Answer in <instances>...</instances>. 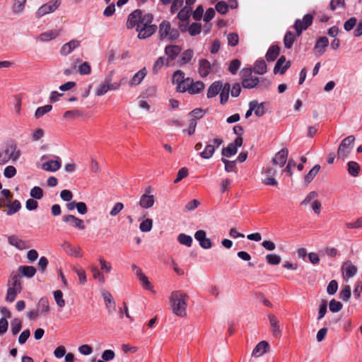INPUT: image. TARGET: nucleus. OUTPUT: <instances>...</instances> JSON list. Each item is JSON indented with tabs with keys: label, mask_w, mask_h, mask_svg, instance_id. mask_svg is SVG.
<instances>
[{
	"label": "nucleus",
	"mask_w": 362,
	"mask_h": 362,
	"mask_svg": "<svg viewBox=\"0 0 362 362\" xmlns=\"http://www.w3.org/2000/svg\"><path fill=\"white\" fill-rule=\"evenodd\" d=\"M189 296L181 291H174L171 293L170 303L173 313L179 317L186 315L187 300Z\"/></svg>",
	"instance_id": "f257e3e1"
},
{
	"label": "nucleus",
	"mask_w": 362,
	"mask_h": 362,
	"mask_svg": "<svg viewBox=\"0 0 362 362\" xmlns=\"http://www.w3.org/2000/svg\"><path fill=\"white\" fill-rule=\"evenodd\" d=\"M158 33L160 40L167 39L170 41L177 39L180 35L178 30L173 28L170 22L167 21H163L160 23Z\"/></svg>",
	"instance_id": "f03ea898"
},
{
	"label": "nucleus",
	"mask_w": 362,
	"mask_h": 362,
	"mask_svg": "<svg viewBox=\"0 0 362 362\" xmlns=\"http://www.w3.org/2000/svg\"><path fill=\"white\" fill-rule=\"evenodd\" d=\"M314 16L311 13L305 14L303 19H296L293 24L297 36H300L303 31L307 30L313 23Z\"/></svg>",
	"instance_id": "7ed1b4c3"
},
{
	"label": "nucleus",
	"mask_w": 362,
	"mask_h": 362,
	"mask_svg": "<svg viewBox=\"0 0 362 362\" xmlns=\"http://www.w3.org/2000/svg\"><path fill=\"white\" fill-rule=\"evenodd\" d=\"M354 141L355 137L353 135H350L341 141L337 150V156L339 158L344 159L349 156L351 150L350 146L354 144Z\"/></svg>",
	"instance_id": "20e7f679"
},
{
	"label": "nucleus",
	"mask_w": 362,
	"mask_h": 362,
	"mask_svg": "<svg viewBox=\"0 0 362 362\" xmlns=\"http://www.w3.org/2000/svg\"><path fill=\"white\" fill-rule=\"evenodd\" d=\"M4 155L7 156L8 160H11L16 162L21 156V151L17 148V144L14 140L8 141L6 144Z\"/></svg>",
	"instance_id": "39448f33"
},
{
	"label": "nucleus",
	"mask_w": 362,
	"mask_h": 362,
	"mask_svg": "<svg viewBox=\"0 0 362 362\" xmlns=\"http://www.w3.org/2000/svg\"><path fill=\"white\" fill-rule=\"evenodd\" d=\"M205 84L201 81H197L196 82L190 77H187L186 86L185 87V93L188 92L191 95H195L201 93L204 90Z\"/></svg>",
	"instance_id": "423d86ee"
},
{
	"label": "nucleus",
	"mask_w": 362,
	"mask_h": 362,
	"mask_svg": "<svg viewBox=\"0 0 362 362\" xmlns=\"http://www.w3.org/2000/svg\"><path fill=\"white\" fill-rule=\"evenodd\" d=\"M187 78L185 73L181 70L175 71L172 76V83L175 84L176 91L178 93H185Z\"/></svg>",
	"instance_id": "0eeeda50"
},
{
	"label": "nucleus",
	"mask_w": 362,
	"mask_h": 362,
	"mask_svg": "<svg viewBox=\"0 0 362 362\" xmlns=\"http://www.w3.org/2000/svg\"><path fill=\"white\" fill-rule=\"evenodd\" d=\"M61 4L60 0H55L54 1H49L47 4L42 5L36 12V17L40 18L43 16L52 13L56 11Z\"/></svg>",
	"instance_id": "6e6552de"
},
{
	"label": "nucleus",
	"mask_w": 362,
	"mask_h": 362,
	"mask_svg": "<svg viewBox=\"0 0 362 362\" xmlns=\"http://www.w3.org/2000/svg\"><path fill=\"white\" fill-rule=\"evenodd\" d=\"M243 138L240 136L237 137L234 142L228 144V146L223 148L221 151L223 158H230L235 155L238 152V148L243 145Z\"/></svg>",
	"instance_id": "1a4fd4ad"
},
{
	"label": "nucleus",
	"mask_w": 362,
	"mask_h": 362,
	"mask_svg": "<svg viewBox=\"0 0 362 362\" xmlns=\"http://www.w3.org/2000/svg\"><path fill=\"white\" fill-rule=\"evenodd\" d=\"M182 52V48L179 45H170L165 48V54L167 56L166 65L175 60Z\"/></svg>",
	"instance_id": "9d476101"
},
{
	"label": "nucleus",
	"mask_w": 362,
	"mask_h": 362,
	"mask_svg": "<svg viewBox=\"0 0 362 362\" xmlns=\"http://www.w3.org/2000/svg\"><path fill=\"white\" fill-rule=\"evenodd\" d=\"M62 221L65 223H69L73 227L83 230L86 229L83 220L75 216L72 214L64 215L62 216Z\"/></svg>",
	"instance_id": "9b49d317"
},
{
	"label": "nucleus",
	"mask_w": 362,
	"mask_h": 362,
	"mask_svg": "<svg viewBox=\"0 0 362 362\" xmlns=\"http://www.w3.org/2000/svg\"><path fill=\"white\" fill-rule=\"evenodd\" d=\"M157 30L156 25H144L142 27L138 25L136 31L139 32L138 37L140 39H146L151 37Z\"/></svg>",
	"instance_id": "f8f14e48"
},
{
	"label": "nucleus",
	"mask_w": 362,
	"mask_h": 362,
	"mask_svg": "<svg viewBox=\"0 0 362 362\" xmlns=\"http://www.w3.org/2000/svg\"><path fill=\"white\" fill-rule=\"evenodd\" d=\"M194 238L204 249H209L212 247L211 240L206 238V232L203 230H197L194 234Z\"/></svg>",
	"instance_id": "ddd939ff"
},
{
	"label": "nucleus",
	"mask_w": 362,
	"mask_h": 362,
	"mask_svg": "<svg viewBox=\"0 0 362 362\" xmlns=\"http://www.w3.org/2000/svg\"><path fill=\"white\" fill-rule=\"evenodd\" d=\"M329 45V40L327 37L322 36L320 37L314 46V51L315 52V54L317 56L322 55L325 51L327 47Z\"/></svg>",
	"instance_id": "4468645a"
},
{
	"label": "nucleus",
	"mask_w": 362,
	"mask_h": 362,
	"mask_svg": "<svg viewBox=\"0 0 362 362\" xmlns=\"http://www.w3.org/2000/svg\"><path fill=\"white\" fill-rule=\"evenodd\" d=\"M290 66H291V62L286 61L285 56L282 55L277 60V62L274 66V74L279 73L280 74H284Z\"/></svg>",
	"instance_id": "2eb2a0df"
},
{
	"label": "nucleus",
	"mask_w": 362,
	"mask_h": 362,
	"mask_svg": "<svg viewBox=\"0 0 362 362\" xmlns=\"http://www.w3.org/2000/svg\"><path fill=\"white\" fill-rule=\"evenodd\" d=\"M141 10H135L132 12L129 16L127 21V27L129 29L134 28L135 26L140 25V18H141Z\"/></svg>",
	"instance_id": "dca6fc26"
},
{
	"label": "nucleus",
	"mask_w": 362,
	"mask_h": 362,
	"mask_svg": "<svg viewBox=\"0 0 362 362\" xmlns=\"http://www.w3.org/2000/svg\"><path fill=\"white\" fill-rule=\"evenodd\" d=\"M61 247L64 250V252L73 257H81V247H75L69 241H64V243L61 245Z\"/></svg>",
	"instance_id": "f3484780"
},
{
	"label": "nucleus",
	"mask_w": 362,
	"mask_h": 362,
	"mask_svg": "<svg viewBox=\"0 0 362 362\" xmlns=\"http://www.w3.org/2000/svg\"><path fill=\"white\" fill-rule=\"evenodd\" d=\"M211 63L206 59L199 60L198 73L202 78L206 77L211 72Z\"/></svg>",
	"instance_id": "a211bd4d"
},
{
	"label": "nucleus",
	"mask_w": 362,
	"mask_h": 362,
	"mask_svg": "<svg viewBox=\"0 0 362 362\" xmlns=\"http://www.w3.org/2000/svg\"><path fill=\"white\" fill-rule=\"evenodd\" d=\"M288 151L287 148H281L273 158L272 163L274 165H279L281 167L284 166L287 160Z\"/></svg>",
	"instance_id": "6ab92c4d"
},
{
	"label": "nucleus",
	"mask_w": 362,
	"mask_h": 362,
	"mask_svg": "<svg viewBox=\"0 0 362 362\" xmlns=\"http://www.w3.org/2000/svg\"><path fill=\"white\" fill-rule=\"evenodd\" d=\"M61 168V159L57 157V160H50L44 163L42 168L45 171L55 172Z\"/></svg>",
	"instance_id": "aec40b11"
},
{
	"label": "nucleus",
	"mask_w": 362,
	"mask_h": 362,
	"mask_svg": "<svg viewBox=\"0 0 362 362\" xmlns=\"http://www.w3.org/2000/svg\"><path fill=\"white\" fill-rule=\"evenodd\" d=\"M80 42L77 40H72L65 43L60 49V54L63 56L69 54L75 48L79 47Z\"/></svg>",
	"instance_id": "412c9836"
},
{
	"label": "nucleus",
	"mask_w": 362,
	"mask_h": 362,
	"mask_svg": "<svg viewBox=\"0 0 362 362\" xmlns=\"http://www.w3.org/2000/svg\"><path fill=\"white\" fill-rule=\"evenodd\" d=\"M37 311L43 315H47L50 312L49 300L47 297L41 298L37 304Z\"/></svg>",
	"instance_id": "4be33fe9"
},
{
	"label": "nucleus",
	"mask_w": 362,
	"mask_h": 362,
	"mask_svg": "<svg viewBox=\"0 0 362 362\" xmlns=\"http://www.w3.org/2000/svg\"><path fill=\"white\" fill-rule=\"evenodd\" d=\"M155 199L153 194H143L139 202V205L142 209H149L154 204Z\"/></svg>",
	"instance_id": "5701e85b"
},
{
	"label": "nucleus",
	"mask_w": 362,
	"mask_h": 362,
	"mask_svg": "<svg viewBox=\"0 0 362 362\" xmlns=\"http://www.w3.org/2000/svg\"><path fill=\"white\" fill-rule=\"evenodd\" d=\"M223 86V83L221 81H216L211 84L207 90L206 96L208 98H212L216 96Z\"/></svg>",
	"instance_id": "b1692460"
},
{
	"label": "nucleus",
	"mask_w": 362,
	"mask_h": 362,
	"mask_svg": "<svg viewBox=\"0 0 362 362\" xmlns=\"http://www.w3.org/2000/svg\"><path fill=\"white\" fill-rule=\"evenodd\" d=\"M61 33V30H50L47 32L41 33L38 37L37 40L41 42H49L52 40L55 39Z\"/></svg>",
	"instance_id": "393cba45"
},
{
	"label": "nucleus",
	"mask_w": 362,
	"mask_h": 362,
	"mask_svg": "<svg viewBox=\"0 0 362 362\" xmlns=\"http://www.w3.org/2000/svg\"><path fill=\"white\" fill-rule=\"evenodd\" d=\"M146 74L147 70L145 67L137 71L130 80V86H134L139 85L144 78V77L146 76Z\"/></svg>",
	"instance_id": "a878e982"
},
{
	"label": "nucleus",
	"mask_w": 362,
	"mask_h": 362,
	"mask_svg": "<svg viewBox=\"0 0 362 362\" xmlns=\"http://www.w3.org/2000/svg\"><path fill=\"white\" fill-rule=\"evenodd\" d=\"M8 243L11 245L21 250L27 247L26 243L15 235H12L8 237Z\"/></svg>",
	"instance_id": "bb28decb"
},
{
	"label": "nucleus",
	"mask_w": 362,
	"mask_h": 362,
	"mask_svg": "<svg viewBox=\"0 0 362 362\" xmlns=\"http://www.w3.org/2000/svg\"><path fill=\"white\" fill-rule=\"evenodd\" d=\"M21 276H25L27 278H32L36 273V269L33 266H20L18 269Z\"/></svg>",
	"instance_id": "cd10ccee"
},
{
	"label": "nucleus",
	"mask_w": 362,
	"mask_h": 362,
	"mask_svg": "<svg viewBox=\"0 0 362 362\" xmlns=\"http://www.w3.org/2000/svg\"><path fill=\"white\" fill-rule=\"evenodd\" d=\"M8 287L23 289L21 281V275L16 272H12L8 283Z\"/></svg>",
	"instance_id": "c85d7f7f"
},
{
	"label": "nucleus",
	"mask_w": 362,
	"mask_h": 362,
	"mask_svg": "<svg viewBox=\"0 0 362 362\" xmlns=\"http://www.w3.org/2000/svg\"><path fill=\"white\" fill-rule=\"evenodd\" d=\"M280 47L276 45H272L267 50L265 57L267 62H274L279 54Z\"/></svg>",
	"instance_id": "c756f323"
},
{
	"label": "nucleus",
	"mask_w": 362,
	"mask_h": 362,
	"mask_svg": "<svg viewBox=\"0 0 362 362\" xmlns=\"http://www.w3.org/2000/svg\"><path fill=\"white\" fill-rule=\"evenodd\" d=\"M269 347V344L266 341L259 342L252 351V356L259 357L267 352V348Z\"/></svg>",
	"instance_id": "7c9ffc66"
},
{
	"label": "nucleus",
	"mask_w": 362,
	"mask_h": 362,
	"mask_svg": "<svg viewBox=\"0 0 362 362\" xmlns=\"http://www.w3.org/2000/svg\"><path fill=\"white\" fill-rule=\"evenodd\" d=\"M269 322L272 327V333L274 337H281V330L279 325V321L274 315H269Z\"/></svg>",
	"instance_id": "2f4dec72"
},
{
	"label": "nucleus",
	"mask_w": 362,
	"mask_h": 362,
	"mask_svg": "<svg viewBox=\"0 0 362 362\" xmlns=\"http://www.w3.org/2000/svg\"><path fill=\"white\" fill-rule=\"evenodd\" d=\"M342 269L345 271V276L349 279L355 276L357 273V267L354 266L350 261L344 263Z\"/></svg>",
	"instance_id": "473e14b6"
},
{
	"label": "nucleus",
	"mask_w": 362,
	"mask_h": 362,
	"mask_svg": "<svg viewBox=\"0 0 362 362\" xmlns=\"http://www.w3.org/2000/svg\"><path fill=\"white\" fill-rule=\"evenodd\" d=\"M230 90V85L229 83L223 84L222 88L220 90V103L222 105L226 104L229 98V93Z\"/></svg>",
	"instance_id": "72a5a7b5"
},
{
	"label": "nucleus",
	"mask_w": 362,
	"mask_h": 362,
	"mask_svg": "<svg viewBox=\"0 0 362 362\" xmlns=\"http://www.w3.org/2000/svg\"><path fill=\"white\" fill-rule=\"evenodd\" d=\"M115 74L114 71H111L106 76H105V83L108 84V87L110 88V90H118L122 83H123V80H121L120 82H114L112 83V76Z\"/></svg>",
	"instance_id": "f704fd0d"
},
{
	"label": "nucleus",
	"mask_w": 362,
	"mask_h": 362,
	"mask_svg": "<svg viewBox=\"0 0 362 362\" xmlns=\"http://www.w3.org/2000/svg\"><path fill=\"white\" fill-rule=\"evenodd\" d=\"M194 56V51L191 49H188L185 51H184L181 54V57L180 60L178 61V65L180 66H182L183 65H185L191 61Z\"/></svg>",
	"instance_id": "c9c22d12"
},
{
	"label": "nucleus",
	"mask_w": 362,
	"mask_h": 362,
	"mask_svg": "<svg viewBox=\"0 0 362 362\" xmlns=\"http://www.w3.org/2000/svg\"><path fill=\"white\" fill-rule=\"evenodd\" d=\"M6 206L8 209L6 211L7 216H11L18 212L21 209V204L20 201L16 199L12 203L6 202Z\"/></svg>",
	"instance_id": "e433bc0d"
},
{
	"label": "nucleus",
	"mask_w": 362,
	"mask_h": 362,
	"mask_svg": "<svg viewBox=\"0 0 362 362\" xmlns=\"http://www.w3.org/2000/svg\"><path fill=\"white\" fill-rule=\"evenodd\" d=\"M297 37V34L295 35L291 31H287L284 37V45L285 48H292L293 42L296 40Z\"/></svg>",
	"instance_id": "4c0bfd02"
},
{
	"label": "nucleus",
	"mask_w": 362,
	"mask_h": 362,
	"mask_svg": "<svg viewBox=\"0 0 362 362\" xmlns=\"http://www.w3.org/2000/svg\"><path fill=\"white\" fill-rule=\"evenodd\" d=\"M259 80L257 77L243 78L241 82L244 88L251 89L259 84Z\"/></svg>",
	"instance_id": "58836bf2"
},
{
	"label": "nucleus",
	"mask_w": 362,
	"mask_h": 362,
	"mask_svg": "<svg viewBox=\"0 0 362 362\" xmlns=\"http://www.w3.org/2000/svg\"><path fill=\"white\" fill-rule=\"evenodd\" d=\"M250 103L252 107H254L255 108L253 109V111L257 117H260L265 114V107L264 103H259L257 100H254L250 101Z\"/></svg>",
	"instance_id": "ea45409f"
},
{
	"label": "nucleus",
	"mask_w": 362,
	"mask_h": 362,
	"mask_svg": "<svg viewBox=\"0 0 362 362\" xmlns=\"http://www.w3.org/2000/svg\"><path fill=\"white\" fill-rule=\"evenodd\" d=\"M267 64L264 59H258L255 62L253 71L255 74L263 75L267 72Z\"/></svg>",
	"instance_id": "a19ab883"
},
{
	"label": "nucleus",
	"mask_w": 362,
	"mask_h": 362,
	"mask_svg": "<svg viewBox=\"0 0 362 362\" xmlns=\"http://www.w3.org/2000/svg\"><path fill=\"white\" fill-rule=\"evenodd\" d=\"M320 170V165L317 164L315 165L308 173L305 175L304 182L306 185L310 183L315 177L317 175L318 172Z\"/></svg>",
	"instance_id": "79ce46f5"
},
{
	"label": "nucleus",
	"mask_w": 362,
	"mask_h": 362,
	"mask_svg": "<svg viewBox=\"0 0 362 362\" xmlns=\"http://www.w3.org/2000/svg\"><path fill=\"white\" fill-rule=\"evenodd\" d=\"M360 165L355 161H349L347 163V170L352 177H357L359 174Z\"/></svg>",
	"instance_id": "37998d69"
},
{
	"label": "nucleus",
	"mask_w": 362,
	"mask_h": 362,
	"mask_svg": "<svg viewBox=\"0 0 362 362\" xmlns=\"http://www.w3.org/2000/svg\"><path fill=\"white\" fill-rule=\"evenodd\" d=\"M215 150L216 148L214 145L207 144L204 151L199 153V156L204 159H209L213 156Z\"/></svg>",
	"instance_id": "c03bdc74"
},
{
	"label": "nucleus",
	"mask_w": 362,
	"mask_h": 362,
	"mask_svg": "<svg viewBox=\"0 0 362 362\" xmlns=\"http://www.w3.org/2000/svg\"><path fill=\"white\" fill-rule=\"evenodd\" d=\"M23 289L8 287L6 292V300L12 303L15 300L18 293H20Z\"/></svg>",
	"instance_id": "a18cd8bd"
},
{
	"label": "nucleus",
	"mask_w": 362,
	"mask_h": 362,
	"mask_svg": "<svg viewBox=\"0 0 362 362\" xmlns=\"http://www.w3.org/2000/svg\"><path fill=\"white\" fill-rule=\"evenodd\" d=\"M192 13L190 7L185 6L182 8L177 13V18L180 21H187Z\"/></svg>",
	"instance_id": "49530a36"
},
{
	"label": "nucleus",
	"mask_w": 362,
	"mask_h": 362,
	"mask_svg": "<svg viewBox=\"0 0 362 362\" xmlns=\"http://www.w3.org/2000/svg\"><path fill=\"white\" fill-rule=\"evenodd\" d=\"M177 241L183 245H186L187 247H190L192 244V238L190 235H186L185 233H180L177 236Z\"/></svg>",
	"instance_id": "de8ad7c7"
},
{
	"label": "nucleus",
	"mask_w": 362,
	"mask_h": 362,
	"mask_svg": "<svg viewBox=\"0 0 362 362\" xmlns=\"http://www.w3.org/2000/svg\"><path fill=\"white\" fill-rule=\"evenodd\" d=\"M22 322L18 318H14L11 323V332L13 335L17 334L21 329Z\"/></svg>",
	"instance_id": "09e8293b"
},
{
	"label": "nucleus",
	"mask_w": 362,
	"mask_h": 362,
	"mask_svg": "<svg viewBox=\"0 0 362 362\" xmlns=\"http://www.w3.org/2000/svg\"><path fill=\"white\" fill-rule=\"evenodd\" d=\"M265 259L270 265H278L281 261V257L276 254H268L266 255Z\"/></svg>",
	"instance_id": "8fccbe9b"
},
{
	"label": "nucleus",
	"mask_w": 362,
	"mask_h": 362,
	"mask_svg": "<svg viewBox=\"0 0 362 362\" xmlns=\"http://www.w3.org/2000/svg\"><path fill=\"white\" fill-rule=\"evenodd\" d=\"M153 227V220L151 218H146L139 225V229L141 231L146 233L149 232Z\"/></svg>",
	"instance_id": "3c124183"
},
{
	"label": "nucleus",
	"mask_w": 362,
	"mask_h": 362,
	"mask_svg": "<svg viewBox=\"0 0 362 362\" xmlns=\"http://www.w3.org/2000/svg\"><path fill=\"white\" fill-rule=\"evenodd\" d=\"M52 109V106L51 105H46L42 107H39L37 108L35 116L36 118H40L42 117L46 113L50 112Z\"/></svg>",
	"instance_id": "603ef678"
},
{
	"label": "nucleus",
	"mask_w": 362,
	"mask_h": 362,
	"mask_svg": "<svg viewBox=\"0 0 362 362\" xmlns=\"http://www.w3.org/2000/svg\"><path fill=\"white\" fill-rule=\"evenodd\" d=\"M202 31V25L199 23H193L188 27V32L191 36H195Z\"/></svg>",
	"instance_id": "864d4df0"
},
{
	"label": "nucleus",
	"mask_w": 362,
	"mask_h": 362,
	"mask_svg": "<svg viewBox=\"0 0 362 362\" xmlns=\"http://www.w3.org/2000/svg\"><path fill=\"white\" fill-rule=\"evenodd\" d=\"M351 287L348 285L344 286L339 293V298L344 301H348L351 297Z\"/></svg>",
	"instance_id": "5fc2aeb1"
},
{
	"label": "nucleus",
	"mask_w": 362,
	"mask_h": 362,
	"mask_svg": "<svg viewBox=\"0 0 362 362\" xmlns=\"http://www.w3.org/2000/svg\"><path fill=\"white\" fill-rule=\"evenodd\" d=\"M343 308V305L341 302L336 300L335 299H332L329 301V310L332 313H337L340 311Z\"/></svg>",
	"instance_id": "6e6d98bb"
},
{
	"label": "nucleus",
	"mask_w": 362,
	"mask_h": 362,
	"mask_svg": "<svg viewBox=\"0 0 362 362\" xmlns=\"http://www.w3.org/2000/svg\"><path fill=\"white\" fill-rule=\"evenodd\" d=\"M25 2L26 0H15V3L12 7L13 12L14 13H21L24 9Z\"/></svg>",
	"instance_id": "4d7b16f0"
},
{
	"label": "nucleus",
	"mask_w": 362,
	"mask_h": 362,
	"mask_svg": "<svg viewBox=\"0 0 362 362\" xmlns=\"http://www.w3.org/2000/svg\"><path fill=\"white\" fill-rule=\"evenodd\" d=\"M54 298L56 301L57 305L63 308L65 305V300L63 298V293L60 290H57L54 291Z\"/></svg>",
	"instance_id": "13d9d810"
},
{
	"label": "nucleus",
	"mask_w": 362,
	"mask_h": 362,
	"mask_svg": "<svg viewBox=\"0 0 362 362\" xmlns=\"http://www.w3.org/2000/svg\"><path fill=\"white\" fill-rule=\"evenodd\" d=\"M30 195L35 199H41L43 197V190L40 187H34L31 189Z\"/></svg>",
	"instance_id": "bf43d9fd"
},
{
	"label": "nucleus",
	"mask_w": 362,
	"mask_h": 362,
	"mask_svg": "<svg viewBox=\"0 0 362 362\" xmlns=\"http://www.w3.org/2000/svg\"><path fill=\"white\" fill-rule=\"evenodd\" d=\"M240 65H241V62L239 59H233L230 62V64L228 66V71L232 74H235L237 73L238 70L240 69Z\"/></svg>",
	"instance_id": "052dcab7"
},
{
	"label": "nucleus",
	"mask_w": 362,
	"mask_h": 362,
	"mask_svg": "<svg viewBox=\"0 0 362 362\" xmlns=\"http://www.w3.org/2000/svg\"><path fill=\"white\" fill-rule=\"evenodd\" d=\"M204 114L205 111L203 109L195 108L189 112L188 116L199 120L204 117Z\"/></svg>",
	"instance_id": "680f3d73"
},
{
	"label": "nucleus",
	"mask_w": 362,
	"mask_h": 362,
	"mask_svg": "<svg viewBox=\"0 0 362 362\" xmlns=\"http://www.w3.org/2000/svg\"><path fill=\"white\" fill-rule=\"evenodd\" d=\"M227 40L228 45L235 47L238 44L239 37L236 33H230L227 36Z\"/></svg>",
	"instance_id": "e2e57ef3"
},
{
	"label": "nucleus",
	"mask_w": 362,
	"mask_h": 362,
	"mask_svg": "<svg viewBox=\"0 0 362 362\" xmlns=\"http://www.w3.org/2000/svg\"><path fill=\"white\" fill-rule=\"evenodd\" d=\"M221 161L225 165V170L228 173L233 172L236 166V160L230 161L225 158H221Z\"/></svg>",
	"instance_id": "0e129e2a"
},
{
	"label": "nucleus",
	"mask_w": 362,
	"mask_h": 362,
	"mask_svg": "<svg viewBox=\"0 0 362 362\" xmlns=\"http://www.w3.org/2000/svg\"><path fill=\"white\" fill-rule=\"evenodd\" d=\"M229 6L224 1H220L216 4V10L221 14H226Z\"/></svg>",
	"instance_id": "69168bd1"
},
{
	"label": "nucleus",
	"mask_w": 362,
	"mask_h": 362,
	"mask_svg": "<svg viewBox=\"0 0 362 362\" xmlns=\"http://www.w3.org/2000/svg\"><path fill=\"white\" fill-rule=\"evenodd\" d=\"M78 72L81 75H88L91 72V67L87 62H84L78 66Z\"/></svg>",
	"instance_id": "338daca9"
},
{
	"label": "nucleus",
	"mask_w": 362,
	"mask_h": 362,
	"mask_svg": "<svg viewBox=\"0 0 362 362\" xmlns=\"http://www.w3.org/2000/svg\"><path fill=\"white\" fill-rule=\"evenodd\" d=\"M338 289V283L336 280H332L329 281L327 287V292L329 295L332 296L336 293Z\"/></svg>",
	"instance_id": "774afa93"
}]
</instances>
